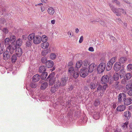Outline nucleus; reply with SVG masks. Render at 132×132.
<instances>
[{"label":"nucleus","mask_w":132,"mask_h":132,"mask_svg":"<svg viewBox=\"0 0 132 132\" xmlns=\"http://www.w3.org/2000/svg\"><path fill=\"white\" fill-rule=\"evenodd\" d=\"M15 45H10L7 47L6 51L3 52V59L5 60H7L11 56V55L14 52V50L16 48Z\"/></svg>","instance_id":"obj_1"},{"label":"nucleus","mask_w":132,"mask_h":132,"mask_svg":"<svg viewBox=\"0 0 132 132\" xmlns=\"http://www.w3.org/2000/svg\"><path fill=\"white\" fill-rule=\"evenodd\" d=\"M109 5L111 10L114 13L116 14L117 16H120L121 13L125 14H126V11L122 9L116 8L111 4H109Z\"/></svg>","instance_id":"obj_2"},{"label":"nucleus","mask_w":132,"mask_h":132,"mask_svg":"<svg viewBox=\"0 0 132 132\" xmlns=\"http://www.w3.org/2000/svg\"><path fill=\"white\" fill-rule=\"evenodd\" d=\"M88 69L86 68H84L80 69V75L82 77H85L88 73Z\"/></svg>","instance_id":"obj_3"},{"label":"nucleus","mask_w":132,"mask_h":132,"mask_svg":"<svg viewBox=\"0 0 132 132\" xmlns=\"http://www.w3.org/2000/svg\"><path fill=\"white\" fill-rule=\"evenodd\" d=\"M106 67L105 64L104 63H101L98 65L97 68V71L99 73L103 72Z\"/></svg>","instance_id":"obj_4"},{"label":"nucleus","mask_w":132,"mask_h":132,"mask_svg":"<svg viewBox=\"0 0 132 132\" xmlns=\"http://www.w3.org/2000/svg\"><path fill=\"white\" fill-rule=\"evenodd\" d=\"M40 34H41V33H39L38 35H35V37L33 40L34 43L35 44H39L42 40L41 39V36L39 35Z\"/></svg>","instance_id":"obj_5"},{"label":"nucleus","mask_w":132,"mask_h":132,"mask_svg":"<svg viewBox=\"0 0 132 132\" xmlns=\"http://www.w3.org/2000/svg\"><path fill=\"white\" fill-rule=\"evenodd\" d=\"M126 97V95L125 93H120L118 97V102L121 103L123 102Z\"/></svg>","instance_id":"obj_6"},{"label":"nucleus","mask_w":132,"mask_h":132,"mask_svg":"<svg viewBox=\"0 0 132 132\" xmlns=\"http://www.w3.org/2000/svg\"><path fill=\"white\" fill-rule=\"evenodd\" d=\"M109 77L107 75H104L102 77L101 79V83L102 84H107L109 80Z\"/></svg>","instance_id":"obj_7"},{"label":"nucleus","mask_w":132,"mask_h":132,"mask_svg":"<svg viewBox=\"0 0 132 132\" xmlns=\"http://www.w3.org/2000/svg\"><path fill=\"white\" fill-rule=\"evenodd\" d=\"M15 45L16 46V48L14 50H15V53L16 55H17L18 57H19L22 54V49L20 47H18L17 48V46L15 45Z\"/></svg>","instance_id":"obj_8"},{"label":"nucleus","mask_w":132,"mask_h":132,"mask_svg":"<svg viewBox=\"0 0 132 132\" xmlns=\"http://www.w3.org/2000/svg\"><path fill=\"white\" fill-rule=\"evenodd\" d=\"M50 78L49 81V84L50 85H52L54 84L55 82L56 81V78L55 77L52 76V74L49 75L48 77V78Z\"/></svg>","instance_id":"obj_9"},{"label":"nucleus","mask_w":132,"mask_h":132,"mask_svg":"<svg viewBox=\"0 0 132 132\" xmlns=\"http://www.w3.org/2000/svg\"><path fill=\"white\" fill-rule=\"evenodd\" d=\"M131 115V112L128 111L125 112L123 114V116L127 120H129Z\"/></svg>","instance_id":"obj_10"},{"label":"nucleus","mask_w":132,"mask_h":132,"mask_svg":"<svg viewBox=\"0 0 132 132\" xmlns=\"http://www.w3.org/2000/svg\"><path fill=\"white\" fill-rule=\"evenodd\" d=\"M68 80V78L67 77H64L61 78L60 81L62 86L64 87L66 85Z\"/></svg>","instance_id":"obj_11"},{"label":"nucleus","mask_w":132,"mask_h":132,"mask_svg":"<svg viewBox=\"0 0 132 132\" xmlns=\"http://www.w3.org/2000/svg\"><path fill=\"white\" fill-rule=\"evenodd\" d=\"M123 102L125 105H128L132 103V99L129 98H125Z\"/></svg>","instance_id":"obj_12"},{"label":"nucleus","mask_w":132,"mask_h":132,"mask_svg":"<svg viewBox=\"0 0 132 132\" xmlns=\"http://www.w3.org/2000/svg\"><path fill=\"white\" fill-rule=\"evenodd\" d=\"M121 67V65L120 63L116 62L114 64V69L116 71H118Z\"/></svg>","instance_id":"obj_13"},{"label":"nucleus","mask_w":132,"mask_h":132,"mask_svg":"<svg viewBox=\"0 0 132 132\" xmlns=\"http://www.w3.org/2000/svg\"><path fill=\"white\" fill-rule=\"evenodd\" d=\"M10 42L12 44V45H15L16 37L14 35H10Z\"/></svg>","instance_id":"obj_14"},{"label":"nucleus","mask_w":132,"mask_h":132,"mask_svg":"<svg viewBox=\"0 0 132 132\" xmlns=\"http://www.w3.org/2000/svg\"><path fill=\"white\" fill-rule=\"evenodd\" d=\"M126 108V106L125 105H122L119 106L116 109L118 111L121 112L125 110Z\"/></svg>","instance_id":"obj_15"},{"label":"nucleus","mask_w":132,"mask_h":132,"mask_svg":"<svg viewBox=\"0 0 132 132\" xmlns=\"http://www.w3.org/2000/svg\"><path fill=\"white\" fill-rule=\"evenodd\" d=\"M46 65L48 68H51L54 65L53 62L52 60H48L46 62Z\"/></svg>","instance_id":"obj_16"},{"label":"nucleus","mask_w":132,"mask_h":132,"mask_svg":"<svg viewBox=\"0 0 132 132\" xmlns=\"http://www.w3.org/2000/svg\"><path fill=\"white\" fill-rule=\"evenodd\" d=\"M54 85L55 87L56 88L58 89L60 87H62L61 83L60 80H56V81L54 84Z\"/></svg>","instance_id":"obj_17"},{"label":"nucleus","mask_w":132,"mask_h":132,"mask_svg":"<svg viewBox=\"0 0 132 132\" xmlns=\"http://www.w3.org/2000/svg\"><path fill=\"white\" fill-rule=\"evenodd\" d=\"M126 88L127 89H132V80H130L128 81L126 86Z\"/></svg>","instance_id":"obj_18"},{"label":"nucleus","mask_w":132,"mask_h":132,"mask_svg":"<svg viewBox=\"0 0 132 132\" xmlns=\"http://www.w3.org/2000/svg\"><path fill=\"white\" fill-rule=\"evenodd\" d=\"M40 76L38 74H37L34 76L32 78V80L35 82L38 81L39 79Z\"/></svg>","instance_id":"obj_19"},{"label":"nucleus","mask_w":132,"mask_h":132,"mask_svg":"<svg viewBox=\"0 0 132 132\" xmlns=\"http://www.w3.org/2000/svg\"><path fill=\"white\" fill-rule=\"evenodd\" d=\"M95 66V65L94 63H92L88 67V72H92L93 71V69Z\"/></svg>","instance_id":"obj_20"},{"label":"nucleus","mask_w":132,"mask_h":132,"mask_svg":"<svg viewBox=\"0 0 132 132\" xmlns=\"http://www.w3.org/2000/svg\"><path fill=\"white\" fill-rule=\"evenodd\" d=\"M79 76V71L77 69H75L73 72V77L76 79Z\"/></svg>","instance_id":"obj_21"},{"label":"nucleus","mask_w":132,"mask_h":132,"mask_svg":"<svg viewBox=\"0 0 132 132\" xmlns=\"http://www.w3.org/2000/svg\"><path fill=\"white\" fill-rule=\"evenodd\" d=\"M127 60V58L125 57H121L119 60V62L120 64L125 63Z\"/></svg>","instance_id":"obj_22"},{"label":"nucleus","mask_w":132,"mask_h":132,"mask_svg":"<svg viewBox=\"0 0 132 132\" xmlns=\"http://www.w3.org/2000/svg\"><path fill=\"white\" fill-rule=\"evenodd\" d=\"M125 71L123 69H121L119 72V75L121 78H123V77L125 76Z\"/></svg>","instance_id":"obj_23"},{"label":"nucleus","mask_w":132,"mask_h":132,"mask_svg":"<svg viewBox=\"0 0 132 132\" xmlns=\"http://www.w3.org/2000/svg\"><path fill=\"white\" fill-rule=\"evenodd\" d=\"M41 47L44 49H45L47 48L49 46V44L48 42H43L41 45Z\"/></svg>","instance_id":"obj_24"},{"label":"nucleus","mask_w":132,"mask_h":132,"mask_svg":"<svg viewBox=\"0 0 132 132\" xmlns=\"http://www.w3.org/2000/svg\"><path fill=\"white\" fill-rule=\"evenodd\" d=\"M46 67L44 66H42L39 68V72L40 73H43L46 71Z\"/></svg>","instance_id":"obj_25"},{"label":"nucleus","mask_w":132,"mask_h":132,"mask_svg":"<svg viewBox=\"0 0 132 132\" xmlns=\"http://www.w3.org/2000/svg\"><path fill=\"white\" fill-rule=\"evenodd\" d=\"M102 87L101 85H99L97 88V92H100V94L101 96H102L104 93H102Z\"/></svg>","instance_id":"obj_26"},{"label":"nucleus","mask_w":132,"mask_h":132,"mask_svg":"<svg viewBox=\"0 0 132 132\" xmlns=\"http://www.w3.org/2000/svg\"><path fill=\"white\" fill-rule=\"evenodd\" d=\"M120 75L117 73H114L113 76V78L114 80L116 81L118 80L119 79Z\"/></svg>","instance_id":"obj_27"},{"label":"nucleus","mask_w":132,"mask_h":132,"mask_svg":"<svg viewBox=\"0 0 132 132\" xmlns=\"http://www.w3.org/2000/svg\"><path fill=\"white\" fill-rule=\"evenodd\" d=\"M22 41L21 39L19 38L18 39L15 43V45L17 46H21L22 44Z\"/></svg>","instance_id":"obj_28"},{"label":"nucleus","mask_w":132,"mask_h":132,"mask_svg":"<svg viewBox=\"0 0 132 132\" xmlns=\"http://www.w3.org/2000/svg\"><path fill=\"white\" fill-rule=\"evenodd\" d=\"M48 75V73L47 72L43 73L40 76V77L42 80H44Z\"/></svg>","instance_id":"obj_29"},{"label":"nucleus","mask_w":132,"mask_h":132,"mask_svg":"<svg viewBox=\"0 0 132 132\" xmlns=\"http://www.w3.org/2000/svg\"><path fill=\"white\" fill-rule=\"evenodd\" d=\"M113 64L112 63H111L109 62L107 64V66L106 67L107 70L109 71L112 68Z\"/></svg>","instance_id":"obj_30"},{"label":"nucleus","mask_w":132,"mask_h":132,"mask_svg":"<svg viewBox=\"0 0 132 132\" xmlns=\"http://www.w3.org/2000/svg\"><path fill=\"white\" fill-rule=\"evenodd\" d=\"M35 34L34 33H32L29 35L28 37V38L29 41H31L32 39H34L35 37Z\"/></svg>","instance_id":"obj_31"},{"label":"nucleus","mask_w":132,"mask_h":132,"mask_svg":"<svg viewBox=\"0 0 132 132\" xmlns=\"http://www.w3.org/2000/svg\"><path fill=\"white\" fill-rule=\"evenodd\" d=\"M17 56L15 54H13L11 58L12 62L14 63L17 60Z\"/></svg>","instance_id":"obj_32"},{"label":"nucleus","mask_w":132,"mask_h":132,"mask_svg":"<svg viewBox=\"0 0 132 132\" xmlns=\"http://www.w3.org/2000/svg\"><path fill=\"white\" fill-rule=\"evenodd\" d=\"M5 48L3 45L0 43V54L3 53L5 51Z\"/></svg>","instance_id":"obj_33"},{"label":"nucleus","mask_w":132,"mask_h":132,"mask_svg":"<svg viewBox=\"0 0 132 132\" xmlns=\"http://www.w3.org/2000/svg\"><path fill=\"white\" fill-rule=\"evenodd\" d=\"M129 121H126L125 123H123L122 125V127L124 129H126L127 128L128 125V124Z\"/></svg>","instance_id":"obj_34"},{"label":"nucleus","mask_w":132,"mask_h":132,"mask_svg":"<svg viewBox=\"0 0 132 132\" xmlns=\"http://www.w3.org/2000/svg\"><path fill=\"white\" fill-rule=\"evenodd\" d=\"M47 11L49 14L53 15L55 11L51 7L48 9Z\"/></svg>","instance_id":"obj_35"},{"label":"nucleus","mask_w":132,"mask_h":132,"mask_svg":"<svg viewBox=\"0 0 132 132\" xmlns=\"http://www.w3.org/2000/svg\"><path fill=\"white\" fill-rule=\"evenodd\" d=\"M10 42V38H7L5 39L4 43L5 46H7L9 44Z\"/></svg>","instance_id":"obj_36"},{"label":"nucleus","mask_w":132,"mask_h":132,"mask_svg":"<svg viewBox=\"0 0 132 132\" xmlns=\"http://www.w3.org/2000/svg\"><path fill=\"white\" fill-rule=\"evenodd\" d=\"M123 77V78L122 79L121 82L123 84L126 85L127 84V82L128 81V80L126 79L125 77Z\"/></svg>","instance_id":"obj_37"},{"label":"nucleus","mask_w":132,"mask_h":132,"mask_svg":"<svg viewBox=\"0 0 132 132\" xmlns=\"http://www.w3.org/2000/svg\"><path fill=\"white\" fill-rule=\"evenodd\" d=\"M82 61H80L77 62L76 65V67L77 68H80L81 66L82 65Z\"/></svg>","instance_id":"obj_38"},{"label":"nucleus","mask_w":132,"mask_h":132,"mask_svg":"<svg viewBox=\"0 0 132 132\" xmlns=\"http://www.w3.org/2000/svg\"><path fill=\"white\" fill-rule=\"evenodd\" d=\"M47 38L45 35H43L41 37V41L43 42H45L47 40Z\"/></svg>","instance_id":"obj_39"},{"label":"nucleus","mask_w":132,"mask_h":132,"mask_svg":"<svg viewBox=\"0 0 132 132\" xmlns=\"http://www.w3.org/2000/svg\"><path fill=\"white\" fill-rule=\"evenodd\" d=\"M47 86L48 83L47 82H45L42 84L41 88L42 89H45Z\"/></svg>","instance_id":"obj_40"},{"label":"nucleus","mask_w":132,"mask_h":132,"mask_svg":"<svg viewBox=\"0 0 132 132\" xmlns=\"http://www.w3.org/2000/svg\"><path fill=\"white\" fill-rule=\"evenodd\" d=\"M91 89H94L96 87V85L94 83H91L89 85Z\"/></svg>","instance_id":"obj_41"},{"label":"nucleus","mask_w":132,"mask_h":132,"mask_svg":"<svg viewBox=\"0 0 132 132\" xmlns=\"http://www.w3.org/2000/svg\"><path fill=\"white\" fill-rule=\"evenodd\" d=\"M102 87V93H104L105 92V91L106 90V88H108V85L106 84L103 85Z\"/></svg>","instance_id":"obj_42"},{"label":"nucleus","mask_w":132,"mask_h":132,"mask_svg":"<svg viewBox=\"0 0 132 132\" xmlns=\"http://www.w3.org/2000/svg\"><path fill=\"white\" fill-rule=\"evenodd\" d=\"M131 77V74L130 73H127L125 74V76L123 77H125L128 80L130 79Z\"/></svg>","instance_id":"obj_43"},{"label":"nucleus","mask_w":132,"mask_h":132,"mask_svg":"<svg viewBox=\"0 0 132 132\" xmlns=\"http://www.w3.org/2000/svg\"><path fill=\"white\" fill-rule=\"evenodd\" d=\"M82 65L83 66V65L85 66H87L89 65L88 62V61L87 60H85L83 61H82Z\"/></svg>","instance_id":"obj_44"},{"label":"nucleus","mask_w":132,"mask_h":132,"mask_svg":"<svg viewBox=\"0 0 132 132\" xmlns=\"http://www.w3.org/2000/svg\"><path fill=\"white\" fill-rule=\"evenodd\" d=\"M58 89L56 88L55 87L54 85L53 87H51V90L52 93H55L56 91H57L58 90Z\"/></svg>","instance_id":"obj_45"},{"label":"nucleus","mask_w":132,"mask_h":132,"mask_svg":"<svg viewBox=\"0 0 132 132\" xmlns=\"http://www.w3.org/2000/svg\"><path fill=\"white\" fill-rule=\"evenodd\" d=\"M56 57V54L54 53H51L50 56V58L52 60L55 59Z\"/></svg>","instance_id":"obj_46"},{"label":"nucleus","mask_w":132,"mask_h":132,"mask_svg":"<svg viewBox=\"0 0 132 132\" xmlns=\"http://www.w3.org/2000/svg\"><path fill=\"white\" fill-rule=\"evenodd\" d=\"M30 86L32 88H35L37 86V85L34 82H31Z\"/></svg>","instance_id":"obj_47"},{"label":"nucleus","mask_w":132,"mask_h":132,"mask_svg":"<svg viewBox=\"0 0 132 132\" xmlns=\"http://www.w3.org/2000/svg\"><path fill=\"white\" fill-rule=\"evenodd\" d=\"M127 70L129 71L132 70V64H128L127 67Z\"/></svg>","instance_id":"obj_48"},{"label":"nucleus","mask_w":132,"mask_h":132,"mask_svg":"<svg viewBox=\"0 0 132 132\" xmlns=\"http://www.w3.org/2000/svg\"><path fill=\"white\" fill-rule=\"evenodd\" d=\"M47 61L46 57L44 56L42 58L41 62L43 63L46 64V63Z\"/></svg>","instance_id":"obj_49"},{"label":"nucleus","mask_w":132,"mask_h":132,"mask_svg":"<svg viewBox=\"0 0 132 132\" xmlns=\"http://www.w3.org/2000/svg\"><path fill=\"white\" fill-rule=\"evenodd\" d=\"M99 116L98 113H96V114H94L93 116V118L95 119H97L99 118Z\"/></svg>","instance_id":"obj_50"},{"label":"nucleus","mask_w":132,"mask_h":132,"mask_svg":"<svg viewBox=\"0 0 132 132\" xmlns=\"http://www.w3.org/2000/svg\"><path fill=\"white\" fill-rule=\"evenodd\" d=\"M48 50H44L42 51V54L43 56L46 55L48 53Z\"/></svg>","instance_id":"obj_51"},{"label":"nucleus","mask_w":132,"mask_h":132,"mask_svg":"<svg viewBox=\"0 0 132 132\" xmlns=\"http://www.w3.org/2000/svg\"><path fill=\"white\" fill-rule=\"evenodd\" d=\"M117 59L116 57H114L112 58L109 61L111 63H112L113 64L116 61Z\"/></svg>","instance_id":"obj_52"},{"label":"nucleus","mask_w":132,"mask_h":132,"mask_svg":"<svg viewBox=\"0 0 132 132\" xmlns=\"http://www.w3.org/2000/svg\"><path fill=\"white\" fill-rule=\"evenodd\" d=\"M31 41H27L26 43V46H27L28 47H29L30 46H31Z\"/></svg>","instance_id":"obj_53"},{"label":"nucleus","mask_w":132,"mask_h":132,"mask_svg":"<svg viewBox=\"0 0 132 132\" xmlns=\"http://www.w3.org/2000/svg\"><path fill=\"white\" fill-rule=\"evenodd\" d=\"M2 30L5 34H7L9 32L8 29L5 28H4Z\"/></svg>","instance_id":"obj_54"},{"label":"nucleus","mask_w":132,"mask_h":132,"mask_svg":"<svg viewBox=\"0 0 132 132\" xmlns=\"http://www.w3.org/2000/svg\"><path fill=\"white\" fill-rule=\"evenodd\" d=\"M74 68L73 67H71L68 70V72H69L71 73H72L74 71Z\"/></svg>","instance_id":"obj_55"},{"label":"nucleus","mask_w":132,"mask_h":132,"mask_svg":"<svg viewBox=\"0 0 132 132\" xmlns=\"http://www.w3.org/2000/svg\"><path fill=\"white\" fill-rule=\"evenodd\" d=\"M100 23L104 26H106V21H100Z\"/></svg>","instance_id":"obj_56"},{"label":"nucleus","mask_w":132,"mask_h":132,"mask_svg":"<svg viewBox=\"0 0 132 132\" xmlns=\"http://www.w3.org/2000/svg\"><path fill=\"white\" fill-rule=\"evenodd\" d=\"M113 3H115L117 5L119 6H120V3L117 0H114L113 1Z\"/></svg>","instance_id":"obj_57"},{"label":"nucleus","mask_w":132,"mask_h":132,"mask_svg":"<svg viewBox=\"0 0 132 132\" xmlns=\"http://www.w3.org/2000/svg\"><path fill=\"white\" fill-rule=\"evenodd\" d=\"M5 19L2 18L0 19V23L3 24L5 22Z\"/></svg>","instance_id":"obj_58"},{"label":"nucleus","mask_w":132,"mask_h":132,"mask_svg":"<svg viewBox=\"0 0 132 132\" xmlns=\"http://www.w3.org/2000/svg\"><path fill=\"white\" fill-rule=\"evenodd\" d=\"M127 89L130 90L128 92V94L130 96L132 95V89Z\"/></svg>","instance_id":"obj_59"},{"label":"nucleus","mask_w":132,"mask_h":132,"mask_svg":"<svg viewBox=\"0 0 132 132\" xmlns=\"http://www.w3.org/2000/svg\"><path fill=\"white\" fill-rule=\"evenodd\" d=\"M100 104V102L98 100H96L95 101V106H97Z\"/></svg>","instance_id":"obj_60"},{"label":"nucleus","mask_w":132,"mask_h":132,"mask_svg":"<svg viewBox=\"0 0 132 132\" xmlns=\"http://www.w3.org/2000/svg\"><path fill=\"white\" fill-rule=\"evenodd\" d=\"M87 118L86 117H84L83 118V119H82V120L83 121V122L84 123H85L87 121Z\"/></svg>","instance_id":"obj_61"},{"label":"nucleus","mask_w":132,"mask_h":132,"mask_svg":"<svg viewBox=\"0 0 132 132\" xmlns=\"http://www.w3.org/2000/svg\"><path fill=\"white\" fill-rule=\"evenodd\" d=\"M119 82L118 81H116L115 82L114 85L115 86V87L116 88H117L119 86Z\"/></svg>","instance_id":"obj_62"},{"label":"nucleus","mask_w":132,"mask_h":132,"mask_svg":"<svg viewBox=\"0 0 132 132\" xmlns=\"http://www.w3.org/2000/svg\"><path fill=\"white\" fill-rule=\"evenodd\" d=\"M27 37V35H24L22 36V38L24 40H26Z\"/></svg>","instance_id":"obj_63"},{"label":"nucleus","mask_w":132,"mask_h":132,"mask_svg":"<svg viewBox=\"0 0 132 132\" xmlns=\"http://www.w3.org/2000/svg\"><path fill=\"white\" fill-rule=\"evenodd\" d=\"M73 87L72 85H71L69 87L68 89L69 91H71L73 89Z\"/></svg>","instance_id":"obj_64"}]
</instances>
